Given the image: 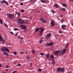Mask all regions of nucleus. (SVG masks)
<instances>
[{
	"mask_svg": "<svg viewBox=\"0 0 73 73\" xmlns=\"http://www.w3.org/2000/svg\"><path fill=\"white\" fill-rule=\"evenodd\" d=\"M32 53L33 54H35V53H36V52H35V51L34 50H33L32 51Z\"/></svg>",
	"mask_w": 73,
	"mask_h": 73,
	"instance_id": "nucleus-25",
	"label": "nucleus"
},
{
	"mask_svg": "<svg viewBox=\"0 0 73 73\" xmlns=\"http://www.w3.org/2000/svg\"><path fill=\"white\" fill-rule=\"evenodd\" d=\"M60 52L59 51H56L54 52V54L55 55H57Z\"/></svg>",
	"mask_w": 73,
	"mask_h": 73,
	"instance_id": "nucleus-11",
	"label": "nucleus"
},
{
	"mask_svg": "<svg viewBox=\"0 0 73 73\" xmlns=\"http://www.w3.org/2000/svg\"><path fill=\"white\" fill-rule=\"evenodd\" d=\"M40 21L42 22L43 23H46V22H45V19L42 18H40Z\"/></svg>",
	"mask_w": 73,
	"mask_h": 73,
	"instance_id": "nucleus-7",
	"label": "nucleus"
},
{
	"mask_svg": "<svg viewBox=\"0 0 73 73\" xmlns=\"http://www.w3.org/2000/svg\"><path fill=\"white\" fill-rule=\"evenodd\" d=\"M49 54H47L46 55V57L47 58H49Z\"/></svg>",
	"mask_w": 73,
	"mask_h": 73,
	"instance_id": "nucleus-37",
	"label": "nucleus"
},
{
	"mask_svg": "<svg viewBox=\"0 0 73 73\" xmlns=\"http://www.w3.org/2000/svg\"><path fill=\"white\" fill-rule=\"evenodd\" d=\"M18 38H19V39H20V37L19 36H18Z\"/></svg>",
	"mask_w": 73,
	"mask_h": 73,
	"instance_id": "nucleus-52",
	"label": "nucleus"
},
{
	"mask_svg": "<svg viewBox=\"0 0 73 73\" xmlns=\"http://www.w3.org/2000/svg\"><path fill=\"white\" fill-rule=\"evenodd\" d=\"M38 71H39V72H41V71H42V70H41V69L38 68Z\"/></svg>",
	"mask_w": 73,
	"mask_h": 73,
	"instance_id": "nucleus-33",
	"label": "nucleus"
},
{
	"mask_svg": "<svg viewBox=\"0 0 73 73\" xmlns=\"http://www.w3.org/2000/svg\"><path fill=\"white\" fill-rule=\"evenodd\" d=\"M4 42H5V41L2 42V44H4Z\"/></svg>",
	"mask_w": 73,
	"mask_h": 73,
	"instance_id": "nucleus-47",
	"label": "nucleus"
},
{
	"mask_svg": "<svg viewBox=\"0 0 73 73\" xmlns=\"http://www.w3.org/2000/svg\"><path fill=\"white\" fill-rule=\"evenodd\" d=\"M2 38H3V37H1V35L0 34V41H1V39Z\"/></svg>",
	"mask_w": 73,
	"mask_h": 73,
	"instance_id": "nucleus-35",
	"label": "nucleus"
},
{
	"mask_svg": "<svg viewBox=\"0 0 73 73\" xmlns=\"http://www.w3.org/2000/svg\"><path fill=\"white\" fill-rule=\"evenodd\" d=\"M4 25H5V27H6V28H7L8 27V26L5 23H4Z\"/></svg>",
	"mask_w": 73,
	"mask_h": 73,
	"instance_id": "nucleus-32",
	"label": "nucleus"
},
{
	"mask_svg": "<svg viewBox=\"0 0 73 73\" xmlns=\"http://www.w3.org/2000/svg\"><path fill=\"white\" fill-rule=\"evenodd\" d=\"M40 28H37L36 29H35V32H38V31H40Z\"/></svg>",
	"mask_w": 73,
	"mask_h": 73,
	"instance_id": "nucleus-12",
	"label": "nucleus"
},
{
	"mask_svg": "<svg viewBox=\"0 0 73 73\" xmlns=\"http://www.w3.org/2000/svg\"><path fill=\"white\" fill-rule=\"evenodd\" d=\"M40 1L43 3H45L46 2V0H41Z\"/></svg>",
	"mask_w": 73,
	"mask_h": 73,
	"instance_id": "nucleus-18",
	"label": "nucleus"
},
{
	"mask_svg": "<svg viewBox=\"0 0 73 73\" xmlns=\"http://www.w3.org/2000/svg\"><path fill=\"white\" fill-rule=\"evenodd\" d=\"M6 67L7 68H9V66L8 65H7L6 66Z\"/></svg>",
	"mask_w": 73,
	"mask_h": 73,
	"instance_id": "nucleus-40",
	"label": "nucleus"
},
{
	"mask_svg": "<svg viewBox=\"0 0 73 73\" xmlns=\"http://www.w3.org/2000/svg\"><path fill=\"white\" fill-rule=\"evenodd\" d=\"M14 31H19V29L17 28H15L14 29Z\"/></svg>",
	"mask_w": 73,
	"mask_h": 73,
	"instance_id": "nucleus-30",
	"label": "nucleus"
},
{
	"mask_svg": "<svg viewBox=\"0 0 73 73\" xmlns=\"http://www.w3.org/2000/svg\"><path fill=\"white\" fill-rule=\"evenodd\" d=\"M25 24H27V22H26V23H25Z\"/></svg>",
	"mask_w": 73,
	"mask_h": 73,
	"instance_id": "nucleus-55",
	"label": "nucleus"
},
{
	"mask_svg": "<svg viewBox=\"0 0 73 73\" xmlns=\"http://www.w3.org/2000/svg\"><path fill=\"white\" fill-rule=\"evenodd\" d=\"M5 0H3V1H0V3H5Z\"/></svg>",
	"mask_w": 73,
	"mask_h": 73,
	"instance_id": "nucleus-31",
	"label": "nucleus"
},
{
	"mask_svg": "<svg viewBox=\"0 0 73 73\" xmlns=\"http://www.w3.org/2000/svg\"><path fill=\"white\" fill-rule=\"evenodd\" d=\"M40 54L41 56H44V53L42 52H41Z\"/></svg>",
	"mask_w": 73,
	"mask_h": 73,
	"instance_id": "nucleus-34",
	"label": "nucleus"
},
{
	"mask_svg": "<svg viewBox=\"0 0 73 73\" xmlns=\"http://www.w3.org/2000/svg\"><path fill=\"white\" fill-rule=\"evenodd\" d=\"M55 7H56V8H58V7H59V5L57 4H56L55 5Z\"/></svg>",
	"mask_w": 73,
	"mask_h": 73,
	"instance_id": "nucleus-20",
	"label": "nucleus"
},
{
	"mask_svg": "<svg viewBox=\"0 0 73 73\" xmlns=\"http://www.w3.org/2000/svg\"><path fill=\"white\" fill-rule=\"evenodd\" d=\"M1 51L3 52H9V48L8 47H2L1 49Z\"/></svg>",
	"mask_w": 73,
	"mask_h": 73,
	"instance_id": "nucleus-1",
	"label": "nucleus"
},
{
	"mask_svg": "<svg viewBox=\"0 0 73 73\" xmlns=\"http://www.w3.org/2000/svg\"><path fill=\"white\" fill-rule=\"evenodd\" d=\"M61 23H63V22H64V21L62 20H61Z\"/></svg>",
	"mask_w": 73,
	"mask_h": 73,
	"instance_id": "nucleus-50",
	"label": "nucleus"
},
{
	"mask_svg": "<svg viewBox=\"0 0 73 73\" xmlns=\"http://www.w3.org/2000/svg\"><path fill=\"white\" fill-rule=\"evenodd\" d=\"M64 68L61 69V68H58L57 72H61L62 71V72H64Z\"/></svg>",
	"mask_w": 73,
	"mask_h": 73,
	"instance_id": "nucleus-4",
	"label": "nucleus"
},
{
	"mask_svg": "<svg viewBox=\"0 0 73 73\" xmlns=\"http://www.w3.org/2000/svg\"><path fill=\"white\" fill-rule=\"evenodd\" d=\"M14 14H12L10 13H7V17L9 18V19H13V17H14Z\"/></svg>",
	"mask_w": 73,
	"mask_h": 73,
	"instance_id": "nucleus-2",
	"label": "nucleus"
},
{
	"mask_svg": "<svg viewBox=\"0 0 73 73\" xmlns=\"http://www.w3.org/2000/svg\"><path fill=\"white\" fill-rule=\"evenodd\" d=\"M10 33H11L12 34H13V35L14 34V33H13V32H12V31H11L10 32Z\"/></svg>",
	"mask_w": 73,
	"mask_h": 73,
	"instance_id": "nucleus-44",
	"label": "nucleus"
},
{
	"mask_svg": "<svg viewBox=\"0 0 73 73\" xmlns=\"http://www.w3.org/2000/svg\"><path fill=\"white\" fill-rule=\"evenodd\" d=\"M0 23L1 24H3V21L1 19H0Z\"/></svg>",
	"mask_w": 73,
	"mask_h": 73,
	"instance_id": "nucleus-26",
	"label": "nucleus"
},
{
	"mask_svg": "<svg viewBox=\"0 0 73 73\" xmlns=\"http://www.w3.org/2000/svg\"><path fill=\"white\" fill-rule=\"evenodd\" d=\"M40 29L41 31H40L39 33H40V35L41 36L42 35V32H43V31H44V29L42 27H41Z\"/></svg>",
	"mask_w": 73,
	"mask_h": 73,
	"instance_id": "nucleus-8",
	"label": "nucleus"
},
{
	"mask_svg": "<svg viewBox=\"0 0 73 73\" xmlns=\"http://www.w3.org/2000/svg\"><path fill=\"white\" fill-rule=\"evenodd\" d=\"M27 59L29 61H30L31 60V58L29 56H27Z\"/></svg>",
	"mask_w": 73,
	"mask_h": 73,
	"instance_id": "nucleus-19",
	"label": "nucleus"
},
{
	"mask_svg": "<svg viewBox=\"0 0 73 73\" xmlns=\"http://www.w3.org/2000/svg\"><path fill=\"white\" fill-rule=\"evenodd\" d=\"M21 39L22 40H23V37H22L21 38Z\"/></svg>",
	"mask_w": 73,
	"mask_h": 73,
	"instance_id": "nucleus-53",
	"label": "nucleus"
},
{
	"mask_svg": "<svg viewBox=\"0 0 73 73\" xmlns=\"http://www.w3.org/2000/svg\"><path fill=\"white\" fill-rule=\"evenodd\" d=\"M59 33H62V32H61V31H59Z\"/></svg>",
	"mask_w": 73,
	"mask_h": 73,
	"instance_id": "nucleus-46",
	"label": "nucleus"
},
{
	"mask_svg": "<svg viewBox=\"0 0 73 73\" xmlns=\"http://www.w3.org/2000/svg\"><path fill=\"white\" fill-rule=\"evenodd\" d=\"M66 25H62V29H64V30L66 29H65V27H66Z\"/></svg>",
	"mask_w": 73,
	"mask_h": 73,
	"instance_id": "nucleus-10",
	"label": "nucleus"
},
{
	"mask_svg": "<svg viewBox=\"0 0 73 73\" xmlns=\"http://www.w3.org/2000/svg\"><path fill=\"white\" fill-rule=\"evenodd\" d=\"M3 54L4 56H5V55H6V56H9V55L8 54V53L5 52H4Z\"/></svg>",
	"mask_w": 73,
	"mask_h": 73,
	"instance_id": "nucleus-15",
	"label": "nucleus"
},
{
	"mask_svg": "<svg viewBox=\"0 0 73 73\" xmlns=\"http://www.w3.org/2000/svg\"><path fill=\"white\" fill-rule=\"evenodd\" d=\"M20 53H21V54H23L24 52H20Z\"/></svg>",
	"mask_w": 73,
	"mask_h": 73,
	"instance_id": "nucleus-42",
	"label": "nucleus"
},
{
	"mask_svg": "<svg viewBox=\"0 0 73 73\" xmlns=\"http://www.w3.org/2000/svg\"><path fill=\"white\" fill-rule=\"evenodd\" d=\"M33 64V63H32V62H31L30 65V66H32V65Z\"/></svg>",
	"mask_w": 73,
	"mask_h": 73,
	"instance_id": "nucleus-43",
	"label": "nucleus"
},
{
	"mask_svg": "<svg viewBox=\"0 0 73 73\" xmlns=\"http://www.w3.org/2000/svg\"><path fill=\"white\" fill-rule=\"evenodd\" d=\"M2 66V64H0V68H1Z\"/></svg>",
	"mask_w": 73,
	"mask_h": 73,
	"instance_id": "nucleus-45",
	"label": "nucleus"
},
{
	"mask_svg": "<svg viewBox=\"0 0 73 73\" xmlns=\"http://www.w3.org/2000/svg\"><path fill=\"white\" fill-rule=\"evenodd\" d=\"M9 48H10V47H9Z\"/></svg>",
	"mask_w": 73,
	"mask_h": 73,
	"instance_id": "nucleus-59",
	"label": "nucleus"
},
{
	"mask_svg": "<svg viewBox=\"0 0 73 73\" xmlns=\"http://www.w3.org/2000/svg\"><path fill=\"white\" fill-rule=\"evenodd\" d=\"M61 11H66V9L64 8H62L61 9Z\"/></svg>",
	"mask_w": 73,
	"mask_h": 73,
	"instance_id": "nucleus-21",
	"label": "nucleus"
},
{
	"mask_svg": "<svg viewBox=\"0 0 73 73\" xmlns=\"http://www.w3.org/2000/svg\"><path fill=\"white\" fill-rule=\"evenodd\" d=\"M1 10V8H0V11Z\"/></svg>",
	"mask_w": 73,
	"mask_h": 73,
	"instance_id": "nucleus-57",
	"label": "nucleus"
},
{
	"mask_svg": "<svg viewBox=\"0 0 73 73\" xmlns=\"http://www.w3.org/2000/svg\"><path fill=\"white\" fill-rule=\"evenodd\" d=\"M44 38V37H42V38H40V40L39 41V43H41L42 42V39Z\"/></svg>",
	"mask_w": 73,
	"mask_h": 73,
	"instance_id": "nucleus-16",
	"label": "nucleus"
},
{
	"mask_svg": "<svg viewBox=\"0 0 73 73\" xmlns=\"http://www.w3.org/2000/svg\"><path fill=\"white\" fill-rule=\"evenodd\" d=\"M18 22L19 24H23L24 23V21L21 19H19L18 20Z\"/></svg>",
	"mask_w": 73,
	"mask_h": 73,
	"instance_id": "nucleus-3",
	"label": "nucleus"
},
{
	"mask_svg": "<svg viewBox=\"0 0 73 73\" xmlns=\"http://www.w3.org/2000/svg\"><path fill=\"white\" fill-rule=\"evenodd\" d=\"M52 64L53 65H54V64L55 63V60H54V59H52Z\"/></svg>",
	"mask_w": 73,
	"mask_h": 73,
	"instance_id": "nucleus-17",
	"label": "nucleus"
},
{
	"mask_svg": "<svg viewBox=\"0 0 73 73\" xmlns=\"http://www.w3.org/2000/svg\"><path fill=\"white\" fill-rule=\"evenodd\" d=\"M55 25V23L54 22V21H51V27H53Z\"/></svg>",
	"mask_w": 73,
	"mask_h": 73,
	"instance_id": "nucleus-9",
	"label": "nucleus"
},
{
	"mask_svg": "<svg viewBox=\"0 0 73 73\" xmlns=\"http://www.w3.org/2000/svg\"><path fill=\"white\" fill-rule=\"evenodd\" d=\"M5 41V39H4L3 40V39H1V40H0V41H2V42H3V41Z\"/></svg>",
	"mask_w": 73,
	"mask_h": 73,
	"instance_id": "nucleus-28",
	"label": "nucleus"
},
{
	"mask_svg": "<svg viewBox=\"0 0 73 73\" xmlns=\"http://www.w3.org/2000/svg\"><path fill=\"white\" fill-rule=\"evenodd\" d=\"M51 11L53 13H55V11H53L52 10H51Z\"/></svg>",
	"mask_w": 73,
	"mask_h": 73,
	"instance_id": "nucleus-36",
	"label": "nucleus"
},
{
	"mask_svg": "<svg viewBox=\"0 0 73 73\" xmlns=\"http://www.w3.org/2000/svg\"><path fill=\"white\" fill-rule=\"evenodd\" d=\"M20 5H22V6L23 5V3H21L20 4Z\"/></svg>",
	"mask_w": 73,
	"mask_h": 73,
	"instance_id": "nucleus-41",
	"label": "nucleus"
},
{
	"mask_svg": "<svg viewBox=\"0 0 73 73\" xmlns=\"http://www.w3.org/2000/svg\"><path fill=\"white\" fill-rule=\"evenodd\" d=\"M68 47H69V45L67 43L66 45V48H68Z\"/></svg>",
	"mask_w": 73,
	"mask_h": 73,
	"instance_id": "nucleus-29",
	"label": "nucleus"
},
{
	"mask_svg": "<svg viewBox=\"0 0 73 73\" xmlns=\"http://www.w3.org/2000/svg\"><path fill=\"white\" fill-rule=\"evenodd\" d=\"M51 35H52V34H48L46 36L47 39H48V37H50V36Z\"/></svg>",
	"mask_w": 73,
	"mask_h": 73,
	"instance_id": "nucleus-14",
	"label": "nucleus"
},
{
	"mask_svg": "<svg viewBox=\"0 0 73 73\" xmlns=\"http://www.w3.org/2000/svg\"><path fill=\"white\" fill-rule=\"evenodd\" d=\"M5 70H6V71H8V69H5Z\"/></svg>",
	"mask_w": 73,
	"mask_h": 73,
	"instance_id": "nucleus-51",
	"label": "nucleus"
},
{
	"mask_svg": "<svg viewBox=\"0 0 73 73\" xmlns=\"http://www.w3.org/2000/svg\"><path fill=\"white\" fill-rule=\"evenodd\" d=\"M26 31H27V30H25L23 31V32H25Z\"/></svg>",
	"mask_w": 73,
	"mask_h": 73,
	"instance_id": "nucleus-54",
	"label": "nucleus"
},
{
	"mask_svg": "<svg viewBox=\"0 0 73 73\" xmlns=\"http://www.w3.org/2000/svg\"><path fill=\"white\" fill-rule=\"evenodd\" d=\"M66 52V49H64L63 50H61L60 52V53L61 54H62V55H63L64 53H65V52Z\"/></svg>",
	"mask_w": 73,
	"mask_h": 73,
	"instance_id": "nucleus-5",
	"label": "nucleus"
},
{
	"mask_svg": "<svg viewBox=\"0 0 73 73\" xmlns=\"http://www.w3.org/2000/svg\"><path fill=\"white\" fill-rule=\"evenodd\" d=\"M5 3L6 5H8V2L5 1Z\"/></svg>",
	"mask_w": 73,
	"mask_h": 73,
	"instance_id": "nucleus-23",
	"label": "nucleus"
},
{
	"mask_svg": "<svg viewBox=\"0 0 73 73\" xmlns=\"http://www.w3.org/2000/svg\"><path fill=\"white\" fill-rule=\"evenodd\" d=\"M13 54H15V55H16V54H17V53L16 52H14L13 53Z\"/></svg>",
	"mask_w": 73,
	"mask_h": 73,
	"instance_id": "nucleus-39",
	"label": "nucleus"
},
{
	"mask_svg": "<svg viewBox=\"0 0 73 73\" xmlns=\"http://www.w3.org/2000/svg\"><path fill=\"white\" fill-rule=\"evenodd\" d=\"M17 33H16V35H15V36H16V37H17Z\"/></svg>",
	"mask_w": 73,
	"mask_h": 73,
	"instance_id": "nucleus-49",
	"label": "nucleus"
},
{
	"mask_svg": "<svg viewBox=\"0 0 73 73\" xmlns=\"http://www.w3.org/2000/svg\"><path fill=\"white\" fill-rule=\"evenodd\" d=\"M20 27H21L22 29H24V30H25V29H27V27H26V26H25V25H20Z\"/></svg>",
	"mask_w": 73,
	"mask_h": 73,
	"instance_id": "nucleus-6",
	"label": "nucleus"
},
{
	"mask_svg": "<svg viewBox=\"0 0 73 73\" xmlns=\"http://www.w3.org/2000/svg\"><path fill=\"white\" fill-rule=\"evenodd\" d=\"M18 66H21V64H18Z\"/></svg>",
	"mask_w": 73,
	"mask_h": 73,
	"instance_id": "nucleus-48",
	"label": "nucleus"
},
{
	"mask_svg": "<svg viewBox=\"0 0 73 73\" xmlns=\"http://www.w3.org/2000/svg\"><path fill=\"white\" fill-rule=\"evenodd\" d=\"M72 0V1H73V0Z\"/></svg>",
	"mask_w": 73,
	"mask_h": 73,
	"instance_id": "nucleus-58",
	"label": "nucleus"
},
{
	"mask_svg": "<svg viewBox=\"0 0 73 73\" xmlns=\"http://www.w3.org/2000/svg\"><path fill=\"white\" fill-rule=\"evenodd\" d=\"M21 12H22V13H23V12H24V10H21Z\"/></svg>",
	"mask_w": 73,
	"mask_h": 73,
	"instance_id": "nucleus-38",
	"label": "nucleus"
},
{
	"mask_svg": "<svg viewBox=\"0 0 73 73\" xmlns=\"http://www.w3.org/2000/svg\"><path fill=\"white\" fill-rule=\"evenodd\" d=\"M51 58H53V59L54 58V56H53V55H51Z\"/></svg>",
	"mask_w": 73,
	"mask_h": 73,
	"instance_id": "nucleus-27",
	"label": "nucleus"
},
{
	"mask_svg": "<svg viewBox=\"0 0 73 73\" xmlns=\"http://www.w3.org/2000/svg\"><path fill=\"white\" fill-rule=\"evenodd\" d=\"M62 5L63 7H67V5L66 4H62Z\"/></svg>",
	"mask_w": 73,
	"mask_h": 73,
	"instance_id": "nucleus-22",
	"label": "nucleus"
},
{
	"mask_svg": "<svg viewBox=\"0 0 73 73\" xmlns=\"http://www.w3.org/2000/svg\"><path fill=\"white\" fill-rule=\"evenodd\" d=\"M17 14H18V16H20L21 15V14H20V13L18 12L16 13V15H17Z\"/></svg>",
	"mask_w": 73,
	"mask_h": 73,
	"instance_id": "nucleus-24",
	"label": "nucleus"
},
{
	"mask_svg": "<svg viewBox=\"0 0 73 73\" xmlns=\"http://www.w3.org/2000/svg\"><path fill=\"white\" fill-rule=\"evenodd\" d=\"M53 44V43L52 42H51L49 43H48L46 45L47 46H50V45H52Z\"/></svg>",
	"mask_w": 73,
	"mask_h": 73,
	"instance_id": "nucleus-13",
	"label": "nucleus"
},
{
	"mask_svg": "<svg viewBox=\"0 0 73 73\" xmlns=\"http://www.w3.org/2000/svg\"><path fill=\"white\" fill-rule=\"evenodd\" d=\"M3 73H5V72H3Z\"/></svg>",
	"mask_w": 73,
	"mask_h": 73,
	"instance_id": "nucleus-56",
	"label": "nucleus"
}]
</instances>
